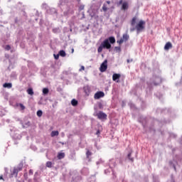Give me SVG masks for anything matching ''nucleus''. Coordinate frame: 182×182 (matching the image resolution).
I'll return each instance as SVG.
<instances>
[{
    "label": "nucleus",
    "instance_id": "obj_7",
    "mask_svg": "<svg viewBox=\"0 0 182 182\" xmlns=\"http://www.w3.org/2000/svg\"><path fill=\"white\" fill-rule=\"evenodd\" d=\"M101 97H105V92L102 91L97 92L94 95L95 100L100 99Z\"/></svg>",
    "mask_w": 182,
    "mask_h": 182
},
{
    "label": "nucleus",
    "instance_id": "obj_1",
    "mask_svg": "<svg viewBox=\"0 0 182 182\" xmlns=\"http://www.w3.org/2000/svg\"><path fill=\"white\" fill-rule=\"evenodd\" d=\"M145 26H146V21L143 20H140L135 27L130 28V31L134 32V31H136L137 33H140V32H143V31H144Z\"/></svg>",
    "mask_w": 182,
    "mask_h": 182
},
{
    "label": "nucleus",
    "instance_id": "obj_31",
    "mask_svg": "<svg viewBox=\"0 0 182 182\" xmlns=\"http://www.w3.org/2000/svg\"><path fill=\"white\" fill-rule=\"evenodd\" d=\"M115 50H117V52H120L121 50L120 47H115Z\"/></svg>",
    "mask_w": 182,
    "mask_h": 182
},
{
    "label": "nucleus",
    "instance_id": "obj_19",
    "mask_svg": "<svg viewBox=\"0 0 182 182\" xmlns=\"http://www.w3.org/2000/svg\"><path fill=\"white\" fill-rule=\"evenodd\" d=\"M71 105H72L73 106H77V100H72V101H71Z\"/></svg>",
    "mask_w": 182,
    "mask_h": 182
},
{
    "label": "nucleus",
    "instance_id": "obj_30",
    "mask_svg": "<svg viewBox=\"0 0 182 182\" xmlns=\"http://www.w3.org/2000/svg\"><path fill=\"white\" fill-rule=\"evenodd\" d=\"M54 58L56 60H58V59H59V54H57V55L54 54Z\"/></svg>",
    "mask_w": 182,
    "mask_h": 182
},
{
    "label": "nucleus",
    "instance_id": "obj_2",
    "mask_svg": "<svg viewBox=\"0 0 182 182\" xmlns=\"http://www.w3.org/2000/svg\"><path fill=\"white\" fill-rule=\"evenodd\" d=\"M19 171H22V165H19L18 166L14 168L10 174V178H12V177H18Z\"/></svg>",
    "mask_w": 182,
    "mask_h": 182
},
{
    "label": "nucleus",
    "instance_id": "obj_16",
    "mask_svg": "<svg viewBox=\"0 0 182 182\" xmlns=\"http://www.w3.org/2000/svg\"><path fill=\"white\" fill-rule=\"evenodd\" d=\"M108 41H109L110 43H116V39L114 38V37H109L108 38Z\"/></svg>",
    "mask_w": 182,
    "mask_h": 182
},
{
    "label": "nucleus",
    "instance_id": "obj_21",
    "mask_svg": "<svg viewBox=\"0 0 182 182\" xmlns=\"http://www.w3.org/2000/svg\"><path fill=\"white\" fill-rule=\"evenodd\" d=\"M107 6L106 5V4H103V6H102V11H104V12H107Z\"/></svg>",
    "mask_w": 182,
    "mask_h": 182
},
{
    "label": "nucleus",
    "instance_id": "obj_5",
    "mask_svg": "<svg viewBox=\"0 0 182 182\" xmlns=\"http://www.w3.org/2000/svg\"><path fill=\"white\" fill-rule=\"evenodd\" d=\"M101 45L102 46V47L104 48V49H110V48H112V45L110 44V43L109 42V39H105L102 43Z\"/></svg>",
    "mask_w": 182,
    "mask_h": 182
},
{
    "label": "nucleus",
    "instance_id": "obj_14",
    "mask_svg": "<svg viewBox=\"0 0 182 182\" xmlns=\"http://www.w3.org/2000/svg\"><path fill=\"white\" fill-rule=\"evenodd\" d=\"M51 137H55V136H59L58 131H53L50 134Z\"/></svg>",
    "mask_w": 182,
    "mask_h": 182
},
{
    "label": "nucleus",
    "instance_id": "obj_23",
    "mask_svg": "<svg viewBox=\"0 0 182 182\" xmlns=\"http://www.w3.org/2000/svg\"><path fill=\"white\" fill-rule=\"evenodd\" d=\"M103 48H105L104 47H102V44L100 45V46L97 49V52L99 53H100L102 50H103Z\"/></svg>",
    "mask_w": 182,
    "mask_h": 182
},
{
    "label": "nucleus",
    "instance_id": "obj_35",
    "mask_svg": "<svg viewBox=\"0 0 182 182\" xmlns=\"http://www.w3.org/2000/svg\"><path fill=\"white\" fill-rule=\"evenodd\" d=\"M96 134H100V131L97 130Z\"/></svg>",
    "mask_w": 182,
    "mask_h": 182
},
{
    "label": "nucleus",
    "instance_id": "obj_17",
    "mask_svg": "<svg viewBox=\"0 0 182 182\" xmlns=\"http://www.w3.org/2000/svg\"><path fill=\"white\" fill-rule=\"evenodd\" d=\"M27 93H28V95H30L31 96H33V89L28 88L27 90Z\"/></svg>",
    "mask_w": 182,
    "mask_h": 182
},
{
    "label": "nucleus",
    "instance_id": "obj_29",
    "mask_svg": "<svg viewBox=\"0 0 182 182\" xmlns=\"http://www.w3.org/2000/svg\"><path fill=\"white\" fill-rule=\"evenodd\" d=\"M118 6H120V5H123V0H119L117 3Z\"/></svg>",
    "mask_w": 182,
    "mask_h": 182
},
{
    "label": "nucleus",
    "instance_id": "obj_38",
    "mask_svg": "<svg viewBox=\"0 0 182 182\" xmlns=\"http://www.w3.org/2000/svg\"><path fill=\"white\" fill-rule=\"evenodd\" d=\"M73 52H75V50H74V49L72 50V53H73Z\"/></svg>",
    "mask_w": 182,
    "mask_h": 182
},
{
    "label": "nucleus",
    "instance_id": "obj_32",
    "mask_svg": "<svg viewBox=\"0 0 182 182\" xmlns=\"http://www.w3.org/2000/svg\"><path fill=\"white\" fill-rule=\"evenodd\" d=\"M29 174H33V171H32V169L29 170Z\"/></svg>",
    "mask_w": 182,
    "mask_h": 182
},
{
    "label": "nucleus",
    "instance_id": "obj_12",
    "mask_svg": "<svg viewBox=\"0 0 182 182\" xmlns=\"http://www.w3.org/2000/svg\"><path fill=\"white\" fill-rule=\"evenodd\" d=\"M58 160H62V159H65V153H63V152L58 153Z\"/></svg>",
    "mask_w": 182,
    "mask_h": 182
},
{
    "label": "nucleus",
    "instance_id": "obj_22",
    "mask_svg": "<svg viewBox=\"0 0 182 182\" xmlns=\"http://www.w3.org/2000/svg\"><path fill=\"white\" fill-rule=\"evenodd\" d=\"M46 167H48V168H51V167H52V162L51 161H47L46 162Z\"/></svg>",
    "mask_w": 182,
    "mask_h": 182
},
{
    "label": "nucleus",
    "instance_id": "obj_4",
    "mask_svg": "<svg viewBox=\"0 0 182 182\" xmlns=\"http://www.w3.org/2000/svg\"><path fill=\"white\" fill-rule=\"evenodd\" d=\"M129 36L127 33L123 34L122 38L117 41V43H119V45H122L123 42H127V41H129Z\"/></svg>",
    "mask_w": 182,
    "mask_h": 182
},
{
    "label": "nucleus",
    "instance_id": "obj_3",
    "mask_svg": "<svg viewBox=\"0 0 182 182\" xmlns=\"http://www.w3.org/2000/svg\"><path fill=\"white\" fill-rule=\"evenodd\" d=\"M96 116L100 120H106L107 119V114L102 111H100L98 113H97Z\"/></svg>",
    "mask_w": 182,
    "mask_h": 182
},
{
    "label": "nucleus",
    "instance_id": "obj_15",
    "mask_svg": "<svg viewBox=\"0 0 182 182\" xmlns=\"http://www.w3.org/2000/svg\"><path fill=\"white\" fill-rule=\"evenodd\" d=\"M136 21H137V17H134L131 21V26H134L136 25Z\"/></svg>",
    "mask_w": 182,
    "mask_h": 182
},
{
    "label": "nucleus",
    "instance_id": "obj_37",
    "mask_svg": "<svg viewBox=\"0 0 182 182\" xmlns=\"http://www.w3.org/2000/svg\"><path fill=\"white\" fill-rule=\"evenodd\" d=\"M107 4L108 5H110V1H107Z\"/></svg>",
    "mask_w": 182,
    "mask_h": 182
},
{
    "label": "nucleus",
    "instance_id": "obj_8",
    "mask_svg": "<svg viewBox=\"0 0 182 182\" xmlns=\"http://www.w3.org/2000/svg\"><path fill=\"white\" fill-rule=\"evenodd\" d=\"M121 9H122V11H127V9H129V2L124 1L122 3Z\"/></svg>",
    "mask_w": 182,
    "mask_h": 182
},
{
    "label": "nucleus",
    "instance_id": "obj_25",
    "mask_svg": "<svg viewBox=\"0 0 182 182\" xmlns=\"http://www.w3.org/2000/svg\"><path fill=\"white\" fill-rule=\"evenodd\" d=\"M91 155H92V152H90V151L87 150L86 152L87 158L89 159V157H90Z\"/></svg>",
    "mask_w": 182,
    "mask_h": 182
},
{
    "label": "nucleus",
    "instance_id": "obj_11",
    "mask_svg": "<svg viewBox=\"0 0 182 182\" xmlns=\"http://www.w3.org/2000/svg\"><path fill=\"white\" fill-rule=\"evenodd\" d=\"M3 87H6L7 89H11L12 87V83L11 82H6L3 85Z\"/></svg>",
    "mask_w": 182,
    "mask_h": 182
},
{
    "label": "nucleus",
    "instance_id": "obj_9",
    "mask_svg": "<svg viewBox=\"0 0 182 182\" xmlns=\"http://www.w3.org/2000/svg\"><path fill=\"white\" fill-rule=\"evenodd\" d=\"M173 48V44L171 42H167L164 46V50H168Z\"/></svg>",
    "mask_w": 182,
    "mask_h": 182
},
{
    "label": "nucleus",
    "instance_id": "obj_27",
    "mask_svg": "<svg viewBox=\"0 0 182 182\" xmlns=\"http://www.w3.org/2000/svg\"><path fill=\"white\" fill-rule=\"evenodd\" d=\"M5 50H11V46L6 45V46H5Z\"/></svg>",
    "mask_w": 182,
    "mask_h": 182
},
{
    "label": "nucleus",
    "instance_id": "obj_34",
    "mask_svg": "<svg viewBox=\"0 0 182 182\" xmlns=\"http://www.w3.org/2000/svg\"><path fill=\"white\" fill-rule=\"evenodd\" d=\"M130 62H133V59L127 60V63H130Z\"/></svg>",
    "mask_w": 182,
    "mask_h": 182
},
{
    "label": "nucleus",
    "instance_id": "obj_10",
    "mask_svg": "<svg viewBox=\"0 0 182 182\" xmlns=\"http://www.w3.org/2000/svg\"><path fill=\"white\" fill-rule=\"evenodd\" d=\"M121 76L122 75L120 74L114 73L112 75V80H114V82H116V80H119V79H120Z\"/></svg>",
    "mask_w": 182,
    "mask_h": 182
},
{
    "label": "nucleus",
    "instance_id": "obj_20",
    "mask_svg": "<svg viewBox=\"0 0 182 182\" xmlns=\"http://www.w3.org/2000/svg\"><path fill=\"white\" fill-rule=\"evenodd\" d=\"M43 95H48V93H49V89L43 88Z\"/></svg>",
    "mask_w": 182,
    "mask_h": 182
},
{
    "label": "nucleus",
    "instance_id": "obj_26",
    "mask_svg": "<svg viewBox=\"0 0 182 182\" xmlns=\"http://www.w3.org/2000/svg\"><path fill=\"white\" fill-rule=\"evenodd\" d=\"M128 159H129L131 160V161H134V159L132 158V154L131 153H129L128 154Z\"/></svg>",
    "mask_w": 182,
    "mask_h": 182
},
{
    "label": "nucleus",
    "instance_id": "obj_18",
    "mask_svg": "<svg viewBox=\"0 0 182 182\" xmlns=\"http://www.w3.org/2000/svg\"><path fill=\"white\" fill-rule=\"evenodd\" d=\"M156 80H158V82H154V85L155 86H159V85H160L161 83V79L158 77V78H156Z\"/></svg>",
    "mask_w": 182,
    "mask_h": 182
},
{
    "label": "nucleus",
    "instance_id": "obj_24",
    "mask_svg": "<svg viewBox=\"0 0 182 182\" xmlns=\"http://www.w3.org/2000/svg\"><path fill=\"white\" fill-rule=\"evenodd\" d=\"M42 114H43L42 110H38V111L37 112V116H38V117H42Z\"/></svg>",
    "mask_w": 182,
    "mask_h": 182
},
{
    "label": "nucleus",
    "instance_id": "obj_28",
    "mask_svg": "<svg viewBox=\"0 0 182 182\" xmlns=\"http://www.w3.org/2000/svg\"><path fill=\"white\" fill-rule=\"evenodd\" d=\"M18 106H20L21 110H25V107L23 106V104H18Z\"/></svg>",
    "mask_w": 182,
    "mask_h": 182
},
{
    "label": "nucleus",
    "instance_id": "obj_33",
    "mask_svg": "<svg viewBox=\"0 0 182 182\" xmlns=\"http://www.w3.org/2000/svg\"><path fill=\"white\" fill-rule=\"evenodd\" d=\"M0 180H3L4 181H5V180L4 179V176H3L2 175L0 176Z\"/></svg>",
    "mask_w": 182,
    "mask_h": 182
},
{
    "label": "nucleus",
    "instance_id": "obj_13",
    "mask_svg": "<svg viewBox=\"0 0 182 182\" xmlns=\"http://www.w3.org/2000/svg\"><path fill=\"white\" fill-rule=\"evenodd\" d=\"M58 55L60 56H62V58H65V56H66V53L65 52V50H61L59 51Z\"/></svg>",
    "mask_w": 182,
    "mask_h": 182
},
{
    "label": "nucleus",
    "instance_id": "obj_6",
    "mask_svg": "<svg viewBox=\"0 0 182 182\" xmlns=\"http://www.w3.org/2000/svg\"><path fill=\"white\" fill-rule=\"evenodd\" d=\"M107 70V60H105L100 65V71L103 73Z\"/></svg>",
    "mask_w": 182,
    "mask_h": 182
},
{
    "label": "nucleus",
    "instance_id": "obj_36",
    "mask_svg": "<svg viewBox=\"0 0 182 182\" xmlns=\"http://www.w3.org/2000/svg\"><path fill=\"white\" fill-rule=\"evenodd\" d=\"M81 70H85V66H82V67H81Z\"/></svg>",
    "mask_w": 182,
    "mask_h": 182
}]
</instances>
